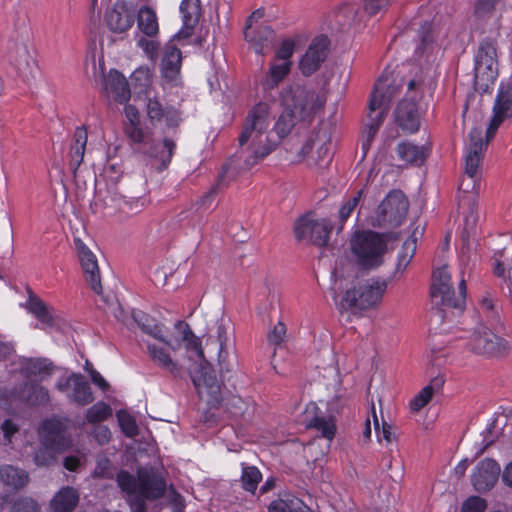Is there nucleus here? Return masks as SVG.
Returning <instances> with one entry per match:
<instances>
[{"label": "nucleus", "mask_w": 512, "mask_h": 512, "mask_svg": "<svg viewBox=\"0 0 512 512\" xmlns=\"http://www.w3.org/2000/svg\"><path fill=\"white\" fill-rule=\"evenodd\" d=\"M269 126V106L259 103L249 112L238 139L234 161L239 169H250L274 150L277 143L268 133Z\"/></svg>", "instance_id": "1"}, {"label": "nucleus", "mask_w": 512, "mask_h": 512, "mask_svg": "<svg viewBox=\"0 0 512 512\" xmlns=\"http://www.w3.org/2000/svg\"><path fill=\"white\" fill-rule=\"evenodd\" d=\"M282 102L284 111L274 128L280 138L290 133L298 121L309 120L324 105V100L316 92L301 86L285 89Z\"/></svg>", "instance_id": "2"}, {"label": "nucleus", "mask_w": 512, "mask_h": 512, "mask_svg": "<svg viewBox=\"0 0 512 512\" xmlns=\"http://www.w3.org/2000/svg\"><path fill=\"white\" fill-rule=\"evenodd\" d=\"M116 481L121 491L126 494L133 512H146L145 500L160 498L166 490L164 479L147 468L139 469L137 477L120 471Z\"/></svg>", "instance_id": "3"}, {"label": "nucleus", "mask_w": 512, "mask_h": 512, "mask_svg": "<svg viewBox=\"0 0 512 512\" xmlns=\"http://www.w3.org/2000/svg\"><path fill=\"white\" fill-rule=\"evenodd\" d=\"M39 436L42 447L34 454V463L39 467L50 466L56 455L70 448L72 444L63 423L57 419L45 420L39 429Z\"/></svg>", "instance_id": "4"}, {"label": "nucleus", "mask_w": 512, "mask_h": 512, "mask_svg": "<svg viewBox=\"0 0 512 512\" xmlns=\"http://www.w3.org/2000/svg\"><path fill=\"white\" fill-rule=\"evenodd\" d=\"M387 289L385 280L369 279L348 289L340 302L344 310L365 311L376 308L382 302Z\"/></svg>", "instance_id": "5"}, {"label": "nucleus", "mask_w": 512, "mask_h": 512, "mask_svg": "<svg viewBox=\"0 0 512 512\" xmlns=\"http://www.w3.org/2000/svg\"><path fill=\"white\" fill-rule=\"evenodd\" d=\"M395 93L396 88L392 85L389 78L381 76L375 84L368 104V122L364 136V138L368 139V142H373Z\"/></svg>", "instance_id": "6"}, {"label": "nucleus", "mask_w": 512, "mask_h": 512, "mask_svg": "<svg viewBox=\"0 0 512 512\" xmlns=\"http://www.w3.org/2000/svg\"><path fill=\"white\" fill-rule=\"evenodd\" d=\"M350 247L356 262L363 268L372 269L382 264L387 243L380 234L363 231L354 234Z\"/></svg>", "instance_id": "7"}, {"label": "nucleus", "mask_w": 512, "mask_h": 512, "mask_svg": "<svg viewBox=\"0 0 512 512\" xmlns=\"http://www.w3.org/2000/svg\"><path fill=\"white\" fill-rule=\"evenodd\" d=\"M450 280L451 276L447 267L439 268L433 273L432 302L439 307L462 310L465 305L466 281L464 279L460 280L458 294L456 295Z\"/></svg>", "instance_id": "8"}, {"label": "nucleus", "mask_w": 512, "mask_h": 512, "mask_svg": "<svg viewBox=\"0 0 512 512\" xmlns=\"http://www.w3.org/2000/svg\"><path fill=\"white\" fill-rule=\"evenodd\" d=\"M409 202L400 190H393L378 206L371 224L379 228H396L407 216Z\"/></svg>", "instance_id": "9"}, {"label": "nucleus", "mask_w": 512, "mask_h": 512, "mask_svg": "<svg viewBox=\"0 0 512 512\" xmlns=\"http://www.w3.org/2000/svg\"><path fill=\"white\" fill-rule=\"evenodd\" d=\"M498 77L496 46L491 42H482L475 56L474 86L481 92H487Z\"/></svg>", "instance_id": "10"}, {"label": "nucleus", "mask_w": 512, "mask_h": 512, "mask_svg": "<svg viewBox=\"0 0 512 512\" xmlns=\"http://www.w3.org/2000/svg\"><path fill=\"white\" fill-rule=\"evenodd\" d=\"M467 348L475 354L486 357H502L509 353V342L494 334L488 327L480 325L470 334Z\"/></svg>", "instance_id": "11"}, {"label": "nucleus", "mask_w": 512, "mask_h": 512, "mask_svg": "<svg viewBox=\"0 0 512 512\" xmlns=\"http://www.w3.org/2000/svg\"><path fill=\"white\" fill-rule=\"evenodd\" d=\"M203 359L204 357L199 360L200 369L188 366L186 370L189 372L199 396L211 407H217L222 401L221 385L215 374L203 364ZM194 361L198 362V360Z\"/></svg>", "instance_id": "12"}, {"label": "nucleus", "mask_w": 512, "mask_h": 512, "mask_svg": "<svg viewBox=\"0 0 512 512\" xmlns=\"http://www.w3.org/2000/svg\"><path fill=\"white\" fill-rule=\"evenodd\" d=\"M332 224L324 218H315L311 214L300 217L294 224V234L298 241H306L318 246L328 243Z\"/></svg>", "instance_id": "13"}, {"label": "nucleus", "mask_w": 512, "mask_h": 512, "mask_svg": "<svg viewBox=\"0 0 512 512\" xmlns=\"http://www.w3.org/2000/svg\"><path fill=\"white\" fill-rule=\"evenodd\" d=\"M302 158L311 154L315 164L328 163L332 156V129L329 124L322 123L315 130L299 152Z\"/></svg>", "instance_id": "14"}, {"label": "nucleus", "mask_w": 512, "mask_h": 512, "mask_svg": "<svg viewBox=\"0 0 512 512\" xmlns=\"http://www.w3.org/2000/svg\"><path fill=\"white\" fill-rule=\"evenodd\" d=\"M510 118H512V78L500 83L486 131L487 140L491 141L500 125Z\"/></svg>", "instance_id": "15"}, {"label": "nucleus", "mask_w": 512, "mask_h": 512, "mask_svg": "<svg viewBox=\"0 0 512 512\" xmlns=\"http://www.w3.org/2000/svg\"><path fill=\"white\" fill-rule=\"evenodd\" d=\"M145 114L154 128L164 125L169 130H176L182 121L176 108L163 104L155 95H148L145 99Z\"/></svg>", "instance_id": "16"}, {"label": "nucleus", "mask_w": 512, "mask_h": 512, "mask_svg": "<svg viewBox=\"0 0 512 512\" xmlns=\"http://www.w3.org/2000/svg\"><path fill=\"white\" fill-rule=\"evenodd\" d=\"M163 343L173 351L178 349L181 343H184L190 359L201 360L203 358V350L199 339L184 321H177L174 324L173 332L169 336L164 333Z\"/></svg>", "instance_id": "17"}, {"label": "nucleus", "mask_w": 512, "mask_h": 512, "mask_svg": "<svg viewBox=\"0 0 512 512\" xmlns=\"http://www.w3.org/2000/svg\"><path fill=\"white\" fill-rule=\"evenodd\" d=\"M329 47L328 37L323 35L315 37L299 60L300 72L307 77L317 72L328 57Z\"/></svg>", "instance_id": "18"}, {"label": "nucleus", "mask_w": 512, "mask_h": 512, "mask_svg": "<svg viewBox=\"0 0 512 512\" xmlns=\"http://www.w3.org/2000/svg\"><path fill=\"white\" fill-rule=\"evenodd\" d=\"M56 388L66 393L68 398L80 406H85L93 402L94 397L89 383L83 375L73 373L68 377L60 379Z\"/></svg>", "instance_id": "19"}, {"label": "nucleus", "mask_w": 512, "mask_h": 512, "mask_svg": "<svg viewBox=\"0 0 512 512\" xmlns=\"http://www.w3.org/2000/svg\"><path fill=\"white\" fill-rule=\"evenodd\" d=\"M141 145L145 154L156 159L162 166L166 168L172 160L176 150V142L172 137L163 136L159 141L153 138V133L149 130L145 142H135Z\"/></svg>", "instance_id": "20"}, {"label": "nucleus", "mask_w": 512, "mask_h": 512, "mask_svg": "<svg viewBox=\"0 0 512 512\" xmlns=\"http://www.w3.org/2000/svg\"><path fill=\"white\" fill-rule=\"evenodd\" d=\"M490 141L482 137L479 128H473L469 133V143L465 154L464 173L468 176H479L478 170L482 161L483 153Z\"/></svg>", "instance_id": "21"}, {"label": "nucleus", "mask_w": 512, "mask_h": 512, "mask_svg": "<svg viewBox=\"0 0 512 512\" xmlns=\"http://www.w3.org/2000/svg\"><path fill=\"white\" fill-rule=\"evenodd\" d=\"M419 44L417 45L414 53L415 60L419 64H433L440 57V47L435 42L432 25L425 23L419 30Z\"/></svg>", "instance_id": "22"}, {"label": "nucleus", "mask_w": 512, "mask_h": 512, "mask_svg": "<svg viewBox=\"0 0 512 512\" xmlns=\"http://www.w3.org/2000/svg\"><path fill=\"white\" fill-rule=\"evenodd\" d=\"M75 243L86 281L95 293L100 294L102 285L96 256L81 240L77 239Z\"/></svg>", "instance_id": "23"}, {"label": "nucleus", "mask_w": 512, "mask_h": 512, "mask_svg": "<svg viewBox=\"0 0 512 512\" xmlns=\"http://www.w3.org/2000/svg\"><path fill=\"white\" fill-rule=\"evenodd\" d=\"M500 466L490 458L484 459L476 466L471 481L478 492L490 490L498 480Z\"/></svg>", "instance_id": "24"}, {"label": "nucleus", "mask_w": 512, "mask_h": 512, "mask_svg": "<svg viewBox=\"0 0 512 512\" xmlns=\"http://www.w3.org/2000/svg\"><path fill=\"white\" fill-rule=\"evenodd\" d=\"M105 22L114 33H124L132 27L133 15L124 1H117L106 12Z\"/></svg>", "instance_id": "25"}, {"label": "nucleus", "mask_w": 512, "mask_h": 512, "mask_svg": "<svg viewBox=\"0 0 512 512\" xmlns=\"http://www.w3.org/2000/svg\"><path fill=\"white\" fill-rule=\"evenodd\" d=\"M396 121L406 132L414 133L420 127V114L413 98L399 103L395 112Z\"/></svg>", "instance_id": "26"}, {"label": "nucleus", "mask_w": 512, "mask_h": 512, "mask_svg": "<svg viewBox=\"0 0 512 512\" xmlns=\"http://www.w3.org/2000/svg\"><path fill=\"white\" fill-rule=\"evenodd\" d=\"M307 427L315 428L321 435L332 440L335 436L336 426L332 417H326L318 413V407L314 403L307 405L304 412V420Z\"/></svg>", "instance_id": "27"}, {"label": "nucleus", "mask_w": 512, "mask_h": 512, "mask_svg": "<svg viewBox=\"0 0 512 512\" xmlns=\"http://www.w3.org/2000/svg\"><path fill=\"white\" fill-rule=\"evenodd\" d=\"M147 350L149 356L158 367L170 373L175 378H181L183 376L186 367H183L175 361L166 348L160 347L157 344H147Z\"/></svg>", "instance_id": "28"}, {"label": "nucleus", "mask_w": 512, "mask_h": 512, "mask_svg": "<svg viewBox=\"0 0 512 512\" xmlns=\"http://www.w3.org/2000/svg\"><path fill=\"white\" fill-rule=\"evenodd\" d=\"M107 95L116 102L123 104L130 99V89L126 78L118 71L112 70L104 81Z\"/></svg>", "instance_id": "29"}, {"label": "nucleus", "mask_w": 512, "mask_h": 512, "mask_svg": "<svg viewBox=\"0 0 512 512\" xmlns=\"http://www.w3.org/2000/svg\"><path fill=\"white\" fill-rule=\"evenodd\" d=\"M137 28L142 35L149 38H156L159 34V18L155 8L150 5H143L138 9Z\"/></svg>", "instance_id": "30"}, {"label": "nucleus", "mask_w": 512, "mask_h": 512, "mask_svg": "<svg viewBox=\"0 0 512 512\" xmlns=\"http://www.w3.org/2000/svg\"><path fill=\"white\" fill-rule=\"evenodd\" d=\"M124 113L127 121L124 123V133L132 142H145L148 129H144L140 123V115L137 108L133 105H126Z\"/></svg>", "instance_id": "31"}, {"label": "nucleus", "mask_w": 512, "mask_h": 512, "mask_svg": "<svg viewBox=\"0 0 512 512\" xmlns=\"http://www.w3.org/2000/svg\"><path fill=\"white\" fill-rule=\"evenodd\" d=\"M273 34V30L268 26L244 30L245 40L257 54H264V50L272 41Z\"/></svg>", "instance_id": "32"}, {"label": "nucleus", "mask_w": 512, "mask_h": 512, "mask_svg": "<svg viewBox=\"0 0 512 512\" xmlns=\"http://www.w3.org/2000/svg\"><path fill=\"white\" fill-rule=\"evenodd\" d=\"M292 65L287 62L272 60L269 69L263 78L261 84L265 90H272L289 75Z\"/></svg>", "instance_id": "33"}, {"label": "nucleus", "mask_w": 512, "mask_h": 512, "mask_svg": "<svg viewBox=\"0 0 512 512\" xmlns=\"http://www.w3.org/2000/svg\"><path fill=\"white\" fill-rule=\"evenodd\" d=\"M79 501L77 491L72 487L61 489L51 500V512H72Z\"/></svg>", "instance_id": "34"}, {"label": "nucleus", "mask_w": 512, "mask_h": 512, "mask_svg": "<svg viewBox=\"0 0 512 512\" xmlns=\"http://www.w3.org/2000/svg\"><path fill=\"white\" fill-rule=\"evenodd\" d=\"M23 371L28 378L42 381L53 373L54 367L46 358H30L24 362Z\"/></svg>", "instance_id": "35"}, {"label": "nucleus", "mask_w": 512, "mask_h": 512, "mask_svg": "<svg viewBox=\"0 0 512 512\" xmlns=\"http://www.w3.org/2000/svg\"><path fill=\"white\" fill-rule=\"evenodd\" d=\"M0 481L12 489H21L29 482L28 473L12 465H3L0 467Z\"/></svg>", "instance_id": "36"}, {"label": "nucleus", "mask_w": 512, "mask_h": 512, "mask_svg": "<svg viewBox=\"0 0 512 512\" xmlns=\"http://www.w3.org/2000/svg\"><path fill=\"white\" fill-rule=\"evenodd\" d=\"M181 59V52L175 45L167 44L165 46L161 68L166 78L173 79L179 73Z\"/></svg>", "instance_id": "37"}, {"label": "nucleus", "mask_w": 512, "mask_h": 512, "mask_svg": "<svg viewBox=\"0 0 512 512\" xmlns=\"http://www.w3.org/2000/svg\"><path fill=\"white\" fill-rule=\"evenodd\" d=\"M417 233L421 234V231H418V227L414 229L412 235L403 243L397 256L395 274L402 275L413 259L417 248Z\"/></svg>", "instance_id": "38"}, {"label": "nucleus", "mask_w": 512, "mask_h": 512, "mask_svg": "<svg viewBox=\"0 0 512 512\" xmlns=\"http://www.w3.org/2000/svg\"><path fill=\"white\" fill-rule=\"evenodd\" d=\"M87 139L86 129L84 127L76 128L70 148V166L74 172L83 162Z\"/></svg>", "instance_id": "39"}, {"label": "nucleus", "mask_w": 512, "mask_h": 512, "mask_svg": "<svg viewBox=\"0 0 512 512\" xmlns=\"http://www.w3.org/2000/svg\"><path fill=\"white\" fill-rule=\"evenodd\" d=\"M306 504L298 497L284 493L273 500L268 506V512H303Z\"/></svg>", "instance_id": "40"}, {"label": "nucleus", "mask_w": 512, "mask_h": 512, "mask_svg": "<svg viewBox=\"0 0 512 512\" xmlns=\"http://www.w3.org/2000/svg\"><path fill=\"white\" fill-rule=\"evenodd\" d=\"M396 152L399 159L405 164L420 165L427 156V152L423 146L419 147L410 142L399 143Z\"/></svg>", "instance_id": "41"}, {"label": "nucleus", "mask_w": 512, "mask_h": 512, "mask_svg": "<svg viewBox=\"0 0 512 512\" xmlns=\"http://www.w3.org/2000/svg\"><path fill=\"white\" fill-rule=\"evenodd\" d=\"M10 58L17 69L22 73L30 70L35 64V60L30 49L24 43L15 45L13 50L10 52Z\"/></svg>", "instance_id": "42"}, {"label": "nucleus", "mask_w": 512, "mask_h": 512, "mask_svg": "<svg viewBox=\"0 0 512 512\" xmlns=\"http://www.w3.org/2000/svg\"><path fill=\"white\" fill-rule=\"evenodd\" d=\"M442 383L443 381L441 379L435 378L429 385L421 389V391L410 401V410L417 413L425 407L431 401L436 390L441 387Z\"/></svg>", "instance_id": "43"}, {"label": "nucleus", "mask_w": 512, "mask_h": 512, "mask_svg": "<svg viewBox=\"0 0 512 512\" xmlns=\"http://www.w3.org/2000/svg\"><path fill=\"white\" fill-rule=\"evenodd\" d=\"M134 319L142 331L157 340L163 342L164 340V327L157 323L153 318L145 313H134Z\"/></svg>", "instance_id": "44"}, {"label": "nucleus", "mask_w": 512, "mask_h": 512, "mask_svg": "<svg viewBox=\"0 0 512 512\" xmlns=\"http://www.w3.org/2000/svg\"><path fill=\"white\" fill-rule=\"evenodd\" d=\"M131 81L134 86V89L138 93H144L145 99H147L148 95L152 94L151 84H152V72L147 67H139L137 68L131 76Z\"/></svg>", "instance_id": "45"}, {"label": "nucleus", "mask_w": 512, "mask_h": 512, "mask_svg": "<svg viewBox=\"0 0 512 512\" xmlns=\"http://www.w3.org/2000/svg\"><path fill=\"white\" fill-rule=\"evenodd\" d=\"M183 24L187 29H192L198 23L200 16L199 0H183L180 5Z\"/></svg>", "instance_id": "46"}, {"label": "nucleus", "mask_w": 512, "mask_h": 512, "mask_svg": "<svg viewBox=\"0 0 512 512\" xmlns=\"http://www.w3.org/2000/svg\"><path fill=\"white\" fill-rule=\"evenodd\" d=\"M478 222V214L476 210L475 198L469 203L468 211L464 217V228L462 231V240L467 242L471 237L476 234Z\"/></svg>", "instance_id": "47"}, {"label": "nucleus", "mask_w": 512, "mask_h": 512, "mask_svg": "<svg viewBox=\"0 0 512 512\" xmlns=\"http://www.w3.org/2000/svg\"><path fill=\"white\" fill-rule=\"evenodd\" d=\"M112 416V408L105 402L99 401L91 406L86 413L89 423H98L107 420Z\"/></svg>", "instance_id": "48"}, {"label": "nucleus", "mask_w": 512, "mask_h": 512, "mask_svg": "<svg viewBox=\"0 0 512 512\" xmlns=\"http://www.w3.org/2000/svg\"><path fill=\"white\" fill-rule=\"evenodd\" d=\"M29 310L43 325H52L53 317L50 313V310L40 299H31L29 302Z\"/></svg>", "instance_id": "49"}, {"label": "nucleus", "mask_w": 512, "mask_h": 512, "mask_svg": "<svg viewBox=\"0 0 512 512\" xmlns=\"http://www.w3.org/2000/svg\"><path fill=\"white\" fill-rule=\"evenodd\" d=\"M116 415L121 430L127 437L133 438L138 435V426L133 416L124 410H119Z\"/></svg>", "instance_id": "50"}, {"label": "nucleus", "mask_w": 512, "mask_h": 512, "mask_svg": "<svg viewBox=\"0 0 512 512\" xmlns=\"http://www.w3.org/2000/svg\"><path fill=\"white\" fill-rule=\"evenodd\" d=\"M261 479L262 475L256 467L243 468L242 484L245 490L254 493Z\"/></svg>", "instance_id": "51"}, {"label": "nucleus", "mask_w": 512, "mask_h": 512, "mask_svg": "<svg viewBox=\"0 0 512 512\" xmlns=\"http://www.w3.org/2000/svg\"><path fill=\"white\" fill-rule=\"evenodd\" d=\"M296 41L292 38L284 39L279 48L275 52V56L273 60L279 61V62H287L288 64L292 65V56L295 51Z\"/></svg>", "instance_id": "52"}, {"label": "nucleus", "mask_w": 512, "mask_h": 512, "mask_svg": "<svg viewBox=\"0 0 512 512\" xmlns=\"http://www.w3.org/2000/svg\"><path fill=\"white\" fill-rule=\"evenodd\" d=\"M136 44L150 60L155 61L157 59L160 43L156 38H149L142 35L137 39Z\"/></svg>", "instance_id": "53"}, {"label": "nucleus", "mask_w": 512, "mask_h": 512, "mask_svg": "<svg viewBox=\"0 0 512 512\" xmlns=\"http://www.w3.org/2000/svg\"><path fill=\"white\" fill-rule=\"evenodd\" d=\"M371 416L373 418L374 427L378 434L379 439H384L387 443H392L395 440V435L392 431V427L387 423L383 422L380 430L379 421L376 415L375 404L371 405Z\"/></svg>", "instance_id": "54"}, {"label": "nucleus", "mask_w": 512, "mask_h": 512, "mask_svg": "<svg viewBox=\"0 0 512 512\" xmlns=\"http://www.w3.org/2000/svg\"><path fill=\"white\" fill-rule=\"evenodd\" d=\"M479 186V176H468L464 173V176L462 177L459 184V190L465 194H472V196L468 199V203H470L473 198L476 199Z\"/></svg>", "instance_id": "55"}, {"label": "nucleus", "mask_w": 512, "mask_h": 512, "mask_svg": "<svg viewBox=\"0 0 512 512\" xmlns=\"http://www.w3.org/2000/svg\"><path fill=\"white\" fill-rule=\"evenodd\" d=\"M48 390L39 384L31 383L29 385L28 400L33 404H45L49 401Z\"/></svg>", "instance_id": "56"}, {"label": "nucleus", "mask_w": 512, "mask_h": 512, "mask_svg": "<svg viewBox=\"0 0 512 512\" xmlns=\"http://www.w3.org/2000/svg\"><path fill=\"white\" fill-rule=\"evenodd\" d=\"M217 338L219 342V356L218 361L221 368V372L226 370L227 372L231 371V367L226 365L225 358L223 356V349L226 342V328L222 323H217Z\"/></svg>", "instance_id": "57"}, {"label": "nucleus", "mask_w": 512, "mask_h": 512, "mask_svg": "<svg viewBox=\"0 0 512 512\" xmlns=\"http://www.w3.org/2000/svg\"><path fill=\"white\" fill-rule=\"evenodd\" d=\"M363 190H359L356 194L348 199L339 211V217L342 222H344L354 211V209L359 204L360 199L362 198Z\"/></svg>", "instance_id": "58"}, {"label": "nucleus", "mask_w": 512, "mask_h": 512, "mask_svg": "<svg viewBox=\"0 0 512 512\" xmlns=\"http://www.w3.org/2000/svg\"><path fill=\"white\" fill-rule=\"evenodd\" d=\"M39 508L37 503L31 498L17 499L10 512H38Z\"/></svg>", "instance_id": "59"}, {"label": "nucleus", "mask_w": 512, "mask_h": 512, "mask_svg": "<svg viewBox=\"0 0 512 512\" xmlns=\"http://www.w3.org/2000/svg\"><path fill=\"white\" fill-rule=\"evenodd\" d=\"M486 502L478 496L468 498L462 505V512H484Z\"/></svg>", "instance_id": "60"}, {"label": "nucleus", "mask_w": 512, "mask_h": 512, "mask_svg": "<svg viewBox=\"0 0 512 512\" xmlns=\"http://www.w3.org/2000/svg\"><path fill=\"white\" fill-rule=\"evenodd\" d=\"M95 478H111V462L109 459L102 457L97 460L96 467L93 472Z\"/></svg>", "instance_id": "61"}, {"label": "nucleus", "mask_w": 512, "mask_h": 512, "mask_svg": "<svg viewBox=\"0 0 512 512\" xmlns=\"http://www.w3.org/2000/svg\"><path fill=\"white\" fill-rule=\"evenodd\" d=\"M480 309L486 313V317L490 321H498L499 320V314L498 311L495 310L494 302L493 300L485 296L483 297L479 302Z\"/></svg>", "instance_id": "62"}, {"label": "nucleus", "mask_w": 512, "mask_h": 512, "mask_svg": "<svg viewBox=\"0 0 512 512\" xmlns=\"http://www.w3.org/2000/svg\"><path fill=\"white\" fill-rule=\"evenodd\" d=\"M286 335V326L282 322H278L272 331L268 334V342L271 345L278 346L280 345Z\"/></svg>", "instance_id": "63"}, {"label": "nucleus", "mask_w": 512, "mask_h": 512, "mask_svg": "<svg viewBox=\"0 0 512 512\" xmlns=\"http://www.w3.org/2000/svg\"><path fill=\"white\" fill-rule=\"evenodd\" d=\"M500 0H476L475 13L479 16H483L494 10L495 5Z\"/></svg>", "instance_id": "64"}]
</instances>
